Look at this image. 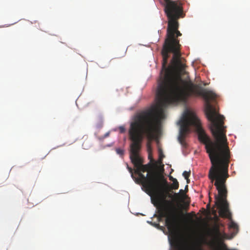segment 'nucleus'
I'll return each instance as SVG.
<instances>
[{"mask_svg":"<svg viewBox=\"0 0 250 250\" xmlns=\"http://www.w3.org/2000/svg\"><path fill=\"white\" fill-rule=\"evenodd\" d=\"M190 175V170L189 171H185L183 173V176L184 177V178L186 179H188V178H189Z\"/></svg>","mask_w":250,"mask_h":250,"instance_id":"9d476101","label":"nucleus"},{"mask_svg":"<svg viewBox=\"0 0 250 250\" xmlns=\"http://www.w3.org/2000/svg\"><path fill=\"white\" fill-rule=\"evenodd\" d=\"M173 178L172 177H170V178H169L170 180H171L172 181H173Z\"/></svg>","mask_w":250,"mask_h":250,"instance_id":"6ab92c4d","label":"nucleus"},{"mask_svg":"<svg viewBox=\"0 0 250 250\" xmlns=\"http://www.w3.org/2000/svg\"><path fill=\"white\" fill-rule=\"evenodd\" d=\"M83 147L85 149V148L84 147V144H83Z\"/></svg>","mask_w":250,"mask_h":250,"instance_id":"aec40b11","label":"nucleus"},{"mask_svg":"<svg viewBox=\"0 0 250 250\" xmlns=\"http://www.w3.org/2000/svg\"><path fill=\"white\" fill-rule=\"evenodd\" d=\"M168 19V26L167 32V38L163 44V48L165 52L169 49H179L181 45L179 41L177 39L182 34L178 30L179 23L177 20L183 17V6H180L171 10L165 12Z\"/></svg>","mask_w":250,"mask_h":250,"instance_id":"423d86ee","label":"nucleus"},{"mask_svg":"<svg viewBox=\"0 0 250 250\" xmlns=\"http://www.w3.org/2000/svg\"><path fill=\"white\" fill-rule=\"evenodd\" d=\"M135 173L139 177H135L133 179L136 183L141 184L148 194L154 195L160 200L165 198L168 185L163 175L151 171H148L145 176L139 169H135Z\"/></svg>","mask_w":250,"mask_h":250,"instance_id":"39448f33","label":"nucleus"},{"mask_svg":"<svg viewBox=\"0 0 250 250\" xmlns=\"http://www.w3.org/2000/svg\"><path fill=\"white\" fill-rule=\"evenodd\" d=\"M179 194H180L182 196H184L185 195V191L183 189H180L179 190Z\"/></svg>","mask_w":250,"mask_h":250,"instance_id":"dca6fc26","label":"nucleus"},{"mask_svg":"<svg viewBox=\"0 0 250 250\" xmlns=\"http://www.w3.org/2000/svg\"><path fill=\"white\" fill-rule=\"evenodd\" d=\"M186 180H187V183H188H188H189V179H188H188H186Z\"/></svg>","mask_w":250,"mask_h":250,"instance_id":"a211bd4d","label":"nucleus"},{"mask_svg":"<svg viewBox=\"0 0 250 250\" xmlns=\"http://www.w3.org/2000/svg\"><path fill=\"white\" fill-rule=\"evenodd\" d=\"M109 134H110V132H106L103 137H102V139H104L107 137L109 136Z\"/></svg>","mask_w":250,"mask_h":250,"instance_id":"f3484780","label":"nucleus"},{"mask_svg":"<svg viewBox=\"0 0 250 250\" xmlns=\"http://www.w3.org/2000/svg\"><path fill=\"white\" fill-rule=\"evenodd\" d=\"M229 228L230 229H232L236 231H238V225L234 222L231 221L229 224Z\"/></svg>","mask_w":250,"mask_h":250,"instance_id":"1a4fd4ad","label":"nucleus"},{"mask_svg":"<svg viewBox=\"0 0 250 250\" xmlns=\"http://www.w3.org/2000/svg\"><path fill=\"white\" fill-rule=\"evenodd\" d=\"M164 117L152 113L151 111H143L136 114L133 117L129 129V135L132 143L130 146V158L131 162L139 171H148L149 167L143 165V160L139 156L141 144L145 135L148 141L147 147L151 149L150 142L155 138V133L161 120Z\"/></svg>","mask_w":250,"mask_h":250,"instance_id":"7ed1b4c3","label":"nucleus"},{"mask_svg":"<svg viewBox=\"0 0 250 250\" xmlns=\"http://www.w3.org/2000/svg\"><path fill=\"white\" fill-rule=\"evenodd\" d=\"M211 167L209 170L208 178L218 191L215 195V204L219 209L221 217L228 218L230 216L229 204L227 200L228 191L226 182L229 175L228 167L230 158L229 146L209 157Z\"/></svg>","mask_w":250,"mask_h":250,"instance_id":"20e7f679","label":"nucleus"},{"mask_svg":"<svg viewBox=\"0 0 250 250\" xmlns=\"http://www.w3.org/2000/svg\"><path fill=\"white\" fill-rule=\"evenodd\" d=\"M127 168L128 170V171H129V172L130 173L131 175V177L133 179L135 178V177L133 175V169L131 167H129L127 165Z\"/></svg>","mask_w":250,"mask_h":250,"instance_id":"ddd939ff","label":"nucleus"},{"mask_svg":"<svg viewBox=\"0 0 250 250\" xmlns=\"http://www.w3.org/2000/svg\"><path fill=\"white\" fill-rule=\"evenodd\" d=\"M116 151L117 154H119L121 156H123L124 155V151L123 149L121 148H117L116 149Z\"/></svg>","mask_w":250,"mask_h":250,"instance_id":"9b49d317","label":"nucleus"},{"mask_svg":"<svg viewBox=\"0 0 250 250\" xmlns=\"http://www.w3.org/2000/svg\"><path fill=\"white\" fill-rule=\"evenodd\" d=\"M119 130H120V133H123L125 132V129L124 126H120Z\"/></svg>","mask_w":250,"mask_h":250,"instance_id":"2eb2a0df","label":"nucleus"},{"mask_svg":"<svg viewBox=\"0 0 250 250\" xmlns=\"http://www.w3.org/2000/svg\"><path fill=\"white\" fill-rule=\"evenodd\" d=\"M216 97L215 94L213 96H208L207 98H204L205 100V113L208 120L210 122V129L215 139L214 141H212L206 134L201 126L200 120L191 111L186 110L179 122L180 128L178 140L180 144L183 146H185L186 135L190 131V126L193 125L196 128L199 141L205 145L209 157L229 146L226 135V127L224 125V117L218 114L210 103L214 102Z\"/></svg>","mask_w":250,"mask_h":250,"instance_id":"f03ea898","label":"nucleus"},{"mask_svg":"<svg viewBox=\"0 0 250 250\" xmlns=\"http://www.w3.org/2000/svg\"><path fill=\"white\" fill-rule=\"evenodd\" d=\"M186 188H188V186L187 185L186 186L185 189H186Z\"/></svg>","mask_w":250,"mask_h":250,"instance_id":"412c9836","label":"nucleus"},{"mask_svg":"<svg viewBox=\"0 0 250 250\" xmlns=\"http://www.w3.org/2000/svg\"><path fill=\"white\" fill-rule=\"evenodd\" d=\"M164 1L165 2L164 10L165 12L182 6V3L178 0H164Z\"/></svg>","mask_w":250,"mask_h":250,"instance_id":"0eeeda50","label":"nucleus"},{"mask_svg":"<svg viewBox=\"0 0 250 250\" xmlns=\"http://www.w3.org/2000/svg\"><path fill=\"white\" fill-rule=\"evenodd\" d=\"M178 194H177V193H175V196H178Z\"/></svg>","mask_w":250,"mask_h":250,"instance_id":"4be33fe9","label":"nucleus"},{"mask_svg":"<svg viewBox=\"0 0 250 250\" xmlns=\"http://www.w3.org/2000/svg\"><path fill=\"white\" fill-rule=\"evenodd\" d=\"M164 157L165 156L163 154L162 150H159V160L161 161Z\"/></svg>","mask_w":250,"mask_h":250,"instance_id":"4468645a","label":"nucleus"},{"mask_svg":"<svg viewBox=\"0 0 250 250\" xmlns=\"http://www.w3.org/2000/svg\"><path fill=\"white\" fill-rule=\"evenodd\" d=\"M162 50V72L158 81L157 103L145 111L164 117V109L171 104L186 103L192 96H201L207 98L215 94L211 91L202 88L190 80L186 81L174 70L181 72L186 65L181 60L180 48Z\"/></svg>","mask_w":250,"mask_h":250,"instance_id":"f257e3e1","label":"nucleus"},{"mask_svg":"<svg viewBox=\"0 0 250 250\" xmlns=\"http://www.w3.org/2000/svg\"><path fill=\"white\" fill-rule=\"evenodd\" d=\"M127 168L128 170V171H129V172L130 173L131 175V177L133 179L135 178V177L133 175V169L131 167H129L127 165Z\"/></svg>","mask_w":250,"mask_h":250,"instance_id":"f8f14e48","label":"nucleus"},{"mask_svg":"<svg viewBox=\"0 0 250 250\" xmlns=\"http://www.w3.org/2000/svg\"><path fill=\"white\" fill-rule=\"evenodd\" d=\"M192 213H193V215H195L194 214V212H192Z\"/></svg>","mask_w":250,"mask_h":250,"instance_id":"b1692460","label":"nucleus"},{"mask_svg":"<svg viewBox=\"0 0 250 250\" xmlns=\"http://www.w3.org/2000/svg\"><path fill=\"white\" fill-rule=\"evenodd\" d=\"M179 188V183L177 179L173 178V183L171 185V188L174 189H177Z\"/></svg>","mask_w":250,"mask_h":250,"instance_id":"6e6552de","label":"nucleus"},{"mask_svg":"<svg viewBox=\"0 0 250 250\" xmlns=\"http://www.w3.org/2000/svg\"><path fill=\"white\" fill-rule=\"evenodd\" d=\"M157 225H159L158 224H155V226H157Z\"/></svg>","mask_w":250,"mask_h":250,"instance_id":"5701e85b","label":"nucleus"}]
</instances>
